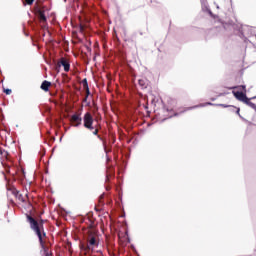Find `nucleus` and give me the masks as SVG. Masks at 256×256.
<instances>
[{"label":"nucleus","instance_id":"2","mask_svg":"<svg viewBox=\"0 0 256 256\" xmlns=\"http://www.w3.org/2000/svg\"><path fill=\"white\" fill-rule=\"evenodd\" d=\"M93 115H91L90 112H86L84 114L83 117V123H84V127L85 129H88V131H93V135H96L98 139H100V141H103V145H104V149L107 147V141L103 140V138H101V135H99V128H95L93 127Z\"/></svg>","mask_w":256,"mask_h":256},{"label":"nucleus","instance_id":"21","mask_svg":"<svg viewBox=\"0 0 256 256\" xmlns=\"http://www.w3.org/2000/svg\"><path fill=\"white\" fill-rule=\"evenodd\" d=\"M87 99H89V96H85V98L83 99V103H87Z\"/></svg>","mask_w":256,"mask_h":256},{"label":"nucleus","instance_id":"23","mask_svg":"<svg viewBox=\"0 0 256 256\" xmlns=\"http://www.w3.org/2000/svg\"><path fill=\"white\" fill-rule=\"evenodd\" d=\"M2 165L4 166V168L9 166V165H5L4 163H2Z\"/></svg>","mask_w":256,"mask_h":256},{"label":"nucleus","instance_id":"7","mask_svg":"<svg viewBox=\"0 0 256 256\" xmlns=\"http://www.w3.org/2000/svg\"><path fill=\"white\" fill-rule=\"evenodd\" d=\"M234 97L238 101H242V103H245L249 98H247V95L244 92H239V91H232Z\"/></svg>","mask_w":256,"mask_h":256},{"label":"nucleus","instance_id":"1","mask_svg":"<svg viewBox=\"0 0 256 256\" xmlns=\"http://www.w3.org/2000/svg\"><path fill=\"white\" fill-rule=\"evenodd\" d=\"M26 219L30 225V229L37 235L40 246L45 249V243L47 241V233L45 232V220L40 219L37 221L33 216L26 214Z\"/></svg>","mask_w":256,"mask_h":256},{"label":"nucleus","instance_id":"14","mask_svg":"<svg viewBox=\"0 0 256 256\" xmlns=\"http://www.w3.org/2000/svg\"><path fill=\"white\" fill-rule=\"evenodd\" d=\"M83 89H89V84L87 83V78L82 80Z\"/></svg>","mask_w":256,"mask_h":256},{"label":"nucleus","instance_id":"24","mask_svg":"<svg viewBox=\"0 0 256 256\" xmlns=\"http://www.w3.org/2000/svg\"><path fill=\"white\" fill-rule=\"evenodd\" d=\"M45 256H51V255H49V252H46Z\"/></svg>","mask_w":256,"mask_h":256},{"label":"nucleus","instance_id":"11","mask_svg":"<svg viewBox=\"0 0 256 256\" xmlns=\"http://www.w3.org/2000/svg\"><path fill=\"white\" fill-rule=\"evenodd\" d=\"M138 85L141 86L142 89H147V78H141L138 80Z\"/></svg>","mask_w":256,"mask_h":256},{"label":"nucleus","instance_id":"22","mask_svg":"<svg viewBox=\"0 0 256 256\" xmlns=\"http://www.w3.org/2000/svg\"><path fill=\"white\" fill-rule=\"evenodd\" d=\"M3 153H5V151H3V149L0 148V155H3Z\"/></svg>","mask_w":256,"mask_h":256},{"label":"nucleus","instance_id":"4","mask_svg":"<svg viewBox=\"0 0 256 256\" xmlns=\"http://www.w3.org/2000/svg\"><path fill=\"white\" fill-rule=\"evenodd\" d=\"M12 195H14L16 197V199H18V201H20V203H27L29 197L27 196V194L23 195L21 194L17 188L15 187H11L8 189Z\"/></svg>","mask_w":256,"mask_h":256},{"label":"nucleus","instance_id":"19","mask_svg":"<svg viewBox=\"0 0 256 256\" xmlns=\"http://www.w3.org/2000/svg\"><path fill=\"white\" fill-rule=\"evenodd\" d=\"M6 173H11V168L9 166H5Z\"/></svg>","mask_w":256,"mask_h":256},{"label":"nucleus","instance_id":"5","mask_svg":"<svg viewBox=\"0 0 256 256\" xmlns=\"http://www.w3.org/2000/svg\"><path fill=\"white\" fill-rule=\"evenodd\" d=\"M82 122L83 118H81V113L79 112L73 114L70 118V123L72 124V127H80Z\"/></svg>","mask_w":256,"mask_h":256},{"label":"nucleus","instance_id":"13","mask_svg":"<svg viewBox=\"0 0 256 256\" xmlns=\"http://www.w3.org/2000/svg\"><path fill=\"white\" fill-rule=\"evenodd\" d=\"M245 103H246V105H249V107H251L252 109H254L256 111L255 103L251 102V100L249 98Z\"/></svg>","mask_w":256,"mask_h":256},{"label":"nucleus","instance_id":"16","mask_svg":"<svg viewBox=\"0 0 256 256\" xmlns=\"http://www.w3.org/2000/svg\"><path fill=\"white\" fill-rule=\"evenodd\" d=\"M232 89H241V90L244 91V93L247 92V89H246L245 85H241V86H237V87H232Z\"/></svg>","mask_w":256,"mask_h":256},{"label":"nucleus","instance_id":"10","mask_svg":"<svg viewBox=\"0 0 256 256\" xmlns=\"http://www.w3.org/2000/svg\"><path fill=\"white\" fill-rule=\"evenodd\" d=\"M49 87H51V82L44 80L40 86V89H42V91H45L47 93V91H49Z\"/></svg>","mask_w":256,"mask_h":256},{"label":"nucleus","instance_id":"17","mask_svg":"<svg viewBox=\"0 0 256 256\" xmlns=\"http://www.w3.org/2000/svg\"><path fill=\"white\" fill-rule=\"evenodd\" d=\"M85 92H86V97H89V95H91V91L89 90V88H84Z\"/></svg>","mask_w":256,"mask_h":256},{"label":"nucleus","instance_id":"8","mask_svg":"<svg viewBox=\"0 0 256 256\" xmlns=\"http://www.w3.org/2000/svg\"><path fill=\"white\" fill-rule=\"evenodd\" d=\"M106 247L108 249V252L111 253L113 249H115V243L111 241V238L106 237Z\"/></svg>","mask_w":256,"mask_h":256},{"label":"nucleus","instance_id":"20","mask_svg":"<svg viewBox=\"0 0 256 256\" xmlns=\"http://www.w3.org/2000/svg\"><path fill=\"white\" fill-rule=\"evenodd\" d=\"M4 93H6V95H11V89L4 90Z\"/></svg>","mask_w":256,"mask_h":256},{"label":"nucleus","instance_id":"25","mask_svg":"<svg viewBox=\"0 0 256 256\" xmlns=\"http://www.w3.org/2000/svg\"><path fill=\"white\" fill-rule=\"evenodd\" d=\"M103 197H104L103 195L100 196V201L103 199Z\"/></svg>","mask_w":256,"mask_h":256},{"label":"nucleus","instance_id":"9","mask_svg":"<svg viewBox=\"0 0 256 256\" xmlns=\"http://www.w3.org/2000/svg\"><path fill=\"white\" fill-rule=\"evenodd\" d=\"M46 11H49V8H47V6H43V5H41V6H38L37 8H36V14L37 15H45V12Z\"/></svg>","mask_w":256,"mask_h":256},{"label":"nucleus","instance_id":"12","mask_svg":"<svg viewBox=\"0 0 256 256\" xmlns=\"http://www.w3.org/2000/svg\"><path fill=\"white\" fill-rule=\"evenodd\" d=\"M37 15H38L39 20L42 23H46L47 22V17L45 16V14H37Z\"/></svg>","mask_w":256,"mask_h":256},{"label":"nucleus","instance_id":"6","mask_svg":"<svg viewBox=\"0 0 256 256\" xmlns=\"http://www.w3.org/2000/svg\"><path fill=\"white\" fill-rule=\"evenodd\" d=\"M57 65L58 67H64V71L66 73H69V70L71 69V64L69 63V60L65 57L60 58Z\"/></svg>","mask_w":256,"mask_h":256},{"label":"nucleus","instance_id":"15","mask_svg":"<svg viewBox=\"0 0 256 256\" xmlns=\"http://www.w3.org/2000/svg\"><path fill=\"white\" fill-rule=\"evenodd\" d=\"M163 113L166 115V119H170V117H173V114H169V110L164 109Z\"/></svg>","mask_w":256,"mask_h":256},{"label":"nucleus","instance_id":"18","mask_svg":"<svg viewBox=\"0 0 256 256\" xmlns=\"http://www.w3.org/2000/svg\"><path fill=\"white\" fill-rule=\"evenodd\" d=\"M35 0H25L26 5H31Z\"/></svg>","mask_w":256,"mask_h":256},{"label":"nucleus","instance_id":"26","mask_svg":"<svg viewBox=\"0 0 256 256\" xmlns=\"http://www.w3.org/2000/svg\"><path fill=\"white\" fill-rule=\"evenodd\" d=\"M145 109H149V107H148V106H145Z\"/></svg>","mask_w":256,"mask_h":256},{"label":"nucleus","instance_id":"3","mask_svg":"<svg viewBox=\"0 0 256 256\" xmlns=\"http://www.w3.org/2000/svg\"><path fill=\"white\" fill-rule=\"evenodd\" d=\"M87 245H82V249L86 252L89 253V251H93L95 247H99V236L95 231H88V236L86 238Z\"/></svg>","mask_w":256,"mask_h":256}]
</instances>
